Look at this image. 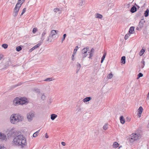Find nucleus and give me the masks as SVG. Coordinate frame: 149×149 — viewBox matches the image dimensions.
Here are the masks:
<instances>
[{
  "label": "nucleus",
  "instance_id": "obj_32",
  "mask_svg": "<svg viewBox=\"0 0 149 149\" xmlns=\"http://www.w3.org/2000/svg\"><path fill=\"white\" fill-rule=\"evenodd\" d=\"M88 53L89 54V56L88 57V58H91L93 55V53L90 52H88Z\"/></svg>",
  "mask_w": 149,
  "mask_h": 149
},
{
  "label": "nucleus",
  "instance_id": "obj_44",
  "mask_svg": "<svg viewBox=\"0 0 149 149\" xmlns=\"http://www.w3.org/2000/svg\"><path fill=\"white\" fill-rule=\"evenodd\" d=\"M40 45V43H38L36 45L34 46V47L35 48V49H36L37 48L39 47Z\"/></svg>",
  "mask_w": 149,
  "mask_h": 149
},
{
  "label": "nucleus",
  "instance_id": "obj_34",
  "mask_svg": "<svg viewBox=\"0 0 149 149\" xmlns=\"http://www.w3.org/2000/svg\"><path fill=\"white\" fill-rule=\"evenodd\" d=\"M79 47L78 46H76L75 47V49L74 50L73 52V54H75L77 49H78Z\"/></svg>",
  "mask_w": 149,
  "mask_h": 149
},
{
  "label": "nucleus",
  "instance_id": "obj_3",
  "mask_svg": "<svg viewBox=\"0 0 149 149\" xmlns=\"http://www.w3.org/2000/svg\"><path fill=\"white\" fill-rule=\"evenodd\" d=\"M27 103V99L24 97L19 98L17 97L15 98L13 101V104L15 106H17L20 104L23 105Z\"/></svg>",
  "mask_w": 149,
  "mask_h": 149
},
{
  "label": "nucleus",
  "instance_id": "obj_53",
  "mask_svg": "<svg viewBox=\"0 0 149 149\" xmlns=\"http://www.w3.org/2000/svg\"><path fill=\"white\" fill-rule=\"evenodd\" d=\"M3 57V55H1V54H0V60H1V59Z\"/></svg>",
  "mask_w": 149,
  "mask_h": 149
},
{
  "label": "nucleus",
  "instance_id": "obj_5",
  "mask_svg": "<svg viewBox=\"0 0 149 149\" xmlns=\"http://www.w3.org/2000/svg\"><path fill=\"white\" fill-rule=\"evenodd\" d=\"M140 138V135L138 133H133L130 136L129 141L131 142H133L135 141L136 140Z\"/></svg>",
  "mask_w": 149,
  "mask_h": 149
},
{
  "label": "nucleus",
  "instance_id": "obj_37",
  "mask_svg": "<svg viewBox=\"0 0 149 149\" xmlns=\"http://www.w3.org/2000/svg\"><path fill=\"white\" fill-rule=\"evenodd\" d=\"M2 47L6 49L8 47V45L6 44H3L2 45Z\"/></svg>",
  "mask_w": 149,
  "mask_h": 149
},
{
  "label": "nucleus",
  "instance_id": "obj_35",
  "mask_svg": "<svg viewBox=\"0 0 149 149\" xmlns=\"http://www.w3.org/2000/svg\"><path fill=\"white\" fill-rule=\"evenodd\" d=\"M112 77V74L111 73H110L108 74L107 76V78L108 79H111Z\"/></svg>",
  "mask_w": 149,
  "mask_h": 149
},
{
  "label": "nucleus",
  "instance_id": "obj_13",
  "mask_svg": "<svg viewBox=\"0 0 149 149\" xmlns=\"http://www.w3.org/2000/svg\"><path fill=\"white\" fill-rule=\"evenodd\" d=\"M58 32V31L55 30H52L51 32V35H50L51 36V37H53L56 34H57Z\"/></svg>",
  "mask_w": 149,
  "mask_h": 149
},
{
  "label": "nucleus",
  "instance_id": "obj_25",
  "mask_svg": "<svg viewBox=\"0 0 149 149\" xmlns=\"http://www.w3.org/2000/svg\"><path fill=\"white\" fill-rule=\"evenodd\" d=\"M106 53H104L103 56H102V58H101V63H102L104 61V58L105 57V56H106Z\"/></svg>",
  "mask_w": 149,
  "mask_h": 149
},
{
  "label": "nucleus",
  "instance_id": "obj_6",
  "mask_svg": "<svg viewBox=\"0 0 149 149\" xmlns=\"http://www.w3.org/2000/svg\"><path fill=\"white\" fill-rule=\"evenodd\" d=\"M35 113L33 111H31L28 113L27 115V118L29 121H31L34 117Z\"/></svg>",
  "mask_w": 149,
  "mask_h": 149
},
{
  "label": "nucleus",
  "instance_id": "obj_39",
  "mask_svg": "<svg viewBox=\"0 0 149 149\" xmlns=\"http://www.w3.org/2000/svg\"><path fill=\"white\" fill-rule=\"evenodd\" d=\"M141 63L142 64L141 67H142V68H143L145 65V61L144 59H142V61L141 62Z\"/></svg>",
  "mask_w": 149,
  "mask_h": 149
},
{
  "label": "nucleus",
  "instance_id": "obj_2",
  "mask_svg": "<svg viewBox=\"0 0 149 149\" xmlns=\"http://www.w3.org/2000/svg\"><path fill=\"white\" fill-rule=\"evenodd\" d=\"M23 117L19 114H14L11 115L10 118L11 123L13 124L22 121Z\"/></svg>",
  "mask_w": 149,
  "mask_h": 149
},
{
  "label": "nucleus",
  "instance_id": "obj_41",
  "mask_svg": "<svg viewBox=\"0 0 149 149\" xmlns=\"http://www.w3.org/2000/svg\"><path fill=\"white\" fill-rule=\"evenodd\" d=\"M10 2L12 4H15L16 2V0H9Z\"/></svg>",
  "mask_w": 149,
  "mask_h": 149
},
{
  "label": "nucleus",
  "instance_id": "obj_1",
  "mask_svg": "<svg viewBox=\"0 0 149 149\" xmlns=\"http://www.w3.org/2000/svg\"><path fill=\"white\" fill-rule=\"evenodd\" d=\"M12 144L14 146L23 147L26 144V138L22 135L20 134L14 138Z\"/></svg>",
  "mask_w": 149,
  "mask_h": 149
},
{
  "label": "nucleus",
  "instance_id": "obj_45",
  "mask_svg": "<svg viewBox=\"0 0 149 149\" xmlns=\"http://www.w3.org/2000/svg\"><path fill=\"white\" fill-rule=\"evenodd\" d=\"M143 76V74L141 73H139L138 75V78L141 77Z\"/></svg>",
  "mask_w": 149,
  "mask_h": 149
},
{
  "label": "nucleus",
  "instance_id": "obj_43",
  "mask_svg": "<svg viewBox=\"0 0 149 149\" xmlns=\"http://www.w3.org/2000/svg\"><path fill=\"white\" fill-rule=\"evenodd\" d=\"M53 37H51V36L50 35L48 37V39L47 40V41H50V42H51L52 41V39H51V38H52Z\"/></svg>",
  "mask_w": 149,
  "mask_h": 149
},
{
  "label": "nucleus",
  "instance_id": "obj_57",
  "mask_svg": "<svg viewBox=\"0 0 149 149\" xmlns=\"http://www.w3.org/2000/svg\"><path fill=\"white\" fill-rule=\"evenodd\" d=\"M59 13H61V12H59Z\"/></svg>",
  "mask_w": 149,
  "mask_h": 149
},
{
  "label": "nucleus",
  "instance_id": "obj_19",
  "mask_svg": "<svg viewBox=\"0 0 149 149\" xmlns=\"http://www.w3.org/2000/svg\"><path fill=\"white\" fill-rule=\"evenodd\" d=\"M134 27L133 26L131 27L129 30V32L130 34H132V32L134 31Z\"/></svg>",
  "mask_w": 149,
  "mask_h": 149
},
{
  "label": "nucleus",
  "instance_id": "obj_17",
  "mask_svg": "<svg viewBox=\"0 0 149 149\" xmlns=\"http://www.w3.org/2000/svg\"><path fill=\"white\" fill-rule=\"evenodd\" d=\"M120 122L122 124H123L125 123V121L123 116H121L120 117Z\"/></svg>",
  "mask_w": 149,
  "mask_h": 149
},
{
  "label": "nucleus",
  "instance_id": "obj_8",
  "mask_svg": "<svg viewBox=\"0 0 149 149\" xmlns=\"http://www.w3.org/2000/svg\"><path fill=\"white\" fill-rule=\"evenodd\" d=\"M17 5H16L15 8L14 9L13 15L14 16H16L17 15L18 11L20 8L17 7Z\"/></svg>",
  "mask_w": 149,
  "mask_h": 149
},
{
  "label": "nucleus",
  "instance_id": "obj_26",
  "mask_svg": "<svg viewBox=\"0 0 149 149\" xmlns=\"http://www.w3.org/2000/svg\"><path fill=\"white\" fill-rule=\"evenodd\" d=\"M77 72H78V71L81 68V64L79 63H78V64L77 65Z\"/></svg>",
  "mask_w": 149,
  "mask_h": 149
},
{
  "label": "nucleus",
  "instance_id": "obj_52",
  "mask_svg": "<svg viewBox=\"0 0 149 149\" xmlns=\"http://www.w3.org/2000/svg\"><path fill=\"white\" fill-rule=\"evenodd\" d=\"M61 144L63 146H65V143L64 142H62Z\"/></svg>",
  "mask_w": 149,
  "mask_h": 149
},
{
  "label": "nucleus",
  "instance_id": "obj_12",
  "mask_svg": "<svg viewBox=\"0 0 149 149\" xmlns=\"http://www.w3.org/2000/svg\"><path fill=\"white\" fill-rule=\"evenodd\" d=\"M24 1L25 0H18L16 5H17V7L20 8L22 4L24 2Z\"/></svg>",
  "mask_w": 149,
  "mask_h": 149
},
{
  "label": "nucleus",
  "instance_id": "obj_56",
  "mask_svg": "<svg viewBox=\"0 0 149 149\" xmlns=\"http://www.w3.org/2000/svg\"><path fill=\"white\" fill-rule=\"evenodd\" d=\"M79 111H81V109H80L79 110Z\"/></svg>",
  "mask_w": 149,
  "mask_h": 149
},
{
  "label": "nucleus",
  "instance_id": "obj_9",
  "mask_svg": "<svg viewBox=\"0 0 149 149\" xmlns=\"http://www.w3.org/2000/svg\"><path fill=\"white\" fill-rule=\"evenodd\" d=\"M0 139L2 141L6 140L7 138L5 134L0 132Z\"/></svg>",
  "mask_w": 149,
  "mask_h": 149
},
{
  "label": "nucleus",
  "instance_id": "obj_24",
  "mask_svg": "<svg viewBox=\"0 0 149 149\" xmlns=\"http://www.w3.org/2000/svg\"><path fill=\"white\" fill-rule=\"evenodd\" d=\"M102 15L98 13L96 14V16L95 17L96 18L102 19Z\"/></svg>",
  "mask_w": 149,
  "mask_h": 149
},
{
  "label": "nucleus",
  "instance_id": "obj_48",
  "mask_svg": "<svg viewBox=\"0 0 149 149\" xmlns=\"http://www.w3.org/2000/svg\"><path fill=\"white\" fill-rule=\"evenodd\" d=\"M0 149H6V147L3 146V145H1L0 146Z\"/></svg>",
  "mask_w": 149,
  "mask_h": 149
},
{
  "label": "nucleus",
  "instance_id": "obj_38",
  "mask_svg": "<svg viewBox=\"0 0 149 149\" xmlns=\"http://www.w3.org/2000/svg\"><path fill=\"white\" fill-rule=\"evenodd\" d=\"M130 36V33H127L125 36V40L127 39L129 36Z\"/></svg>",
  "mask_w": 149,
  "mask_h": 149
},
{
  "label": "nucleus",
  "instance_id": "obj_27",
  "mask_svg": "<svg viewBox=\"0 0 149 149\" xmlns=\"http://www.w3.org/2000/svg\"><path fill=\"white\" fill-rule=\"evenodd\" d=\"M149 10L148 9H147L145 12L144 14L145 17H147L149 15Z\"/></svg>",
  "mask_w": 149,
  "mask_h": 149
},
{
  "label": "nucleus",
  "instance_id": "obj_11",
  "mask_svg": "<svg viewBox=\"0 0 149 149\" xmlns=\"http://www.w3.org/2000/svg\"><path fill=\"white\" fill-rule=\"evenodd\" d=\"M143 111V108L142 107L140 106L139 109H138V116L139 118H140L141 116V115Z\"/></svg>",
  "mask_w": 149,
  "mask_h": 149
},
{
  "label": "nucleus",
  "instance_id": "obj_29",
  "mask_svg": "<svg viewBox=\"0 0 149 149\" xmlns=\"http://www.w3.org/2000/svg\"><path fill=\"white\" fill-rule=\"evenodd\" d=\"M40 130H38L36 132H35L33 134V136L34 137H36L38 135V133L40 132Z\"/></svg>",
  "mask_w": 149,
  "mask_h": 149
},
{
  "label": "nucleus",
  "instance_id": "obj_14",
  "mask_svg": "<svg viewBox=\"0 0 149 149\" xmlns=\"http://www.w3.org/2000/svg\"><path fill=\"white\" fill-rule=\"evenodd\" d=\"M85 0H80L79 1L78 5L79 7H82L85 4Z\"/></svg>",
  "mask_w": 149,
  "mask_h": 149
},
{
  "label": "nucleus",
  "instance_id": "obj_18",
  "mask_svg": "<svg viewBox=\"0 0 149 149\" xmlns=\"http://www.w3.org/2000/svg\"><path fill=\"white\" fill-rule=\"evenodd\" d=\"M57 116L54 114H52L51 115V119L52 120H54L56 118Z\"/></svg>",
  "mask_w": 149,
  "mask_h": 149
},
{
  "label": "nucleus",
  "instance_id": "obj_31",
  "mask_svg": "<svg viewBox=\"0 0 149 149\" xmlns=\"http://www.w3.org/2000/svg\"><path fill=\"white\" fill-rule=\"evenodd\" d=\"M103 128L104 130H107L108 129V124L107 123H105L104 125Z\"/></svg>",
  "mask_w": 149,
  "mask_h": 149
},
{
  "label": "nucleus",
  "instance_id": "obj_36",
  "mask_svg": "<svg viewBox=\"0 0 149 149\" xmlns=\"http://www.w3.org/2000/svg\"><path fill=\"white\" fill-rule=\"evenodd\" d=\"M54 12L57 13L58 11H61L60 9L58 8H56L54 9Z\"/></svg>",
  "mask_w": 149,
  "mask_h": 149
},
{
  "label": "nucleus",
  "instance_id": "obj_23",
  "mask_svg": "<svg viewBox=\"0 0 149 149\" xmlns=\"http://www.w3.org/2000/svg\"><path fill=\"white\" fill-rule=\"evenodd\" d=\"M118 143L116 142H114L113 145V146L114 148H116L118 147Z\"/></svg>",
  "mask_w": 149,
  "mask_h": 149
},
{
  "label": "nucleus",
  "instance_id": "obj_42",
  "mask_svg": "<svg viewBox=\"0 0 149 149\" xmlns=\"http://www.w3.org/2000/svg\"><path fill=\"white\" fill-rule=\"evenodd\" d=\"M38 30L37 28H34L33 29L32 32L33 33H35Z\"/></svg>",
  "mask_w": 149,
  "mask_h": 149
},
{
  "label": "nucleus",
  "instance_id": "obj_28",
  "mask_svg": "<svg viewBox=\"0 0 149 149\" xmlns=\"http://www.w3.org/2000/svg\"><path fill=\"white\" fill-rule=\"evenodd\" d=\"M22 83L21 82H19L18 84H17L13 85L12 86L13 88H16L17 87L19 86L22 84Z\"/></svg>",
  "mask_w": 149,
  "mask_h": 149
},
{
  "label": "nucleus",
  "instance_id": "obj_21",
  "mask_svg": "<svg viewBox=\"0 0 149 149\" xmlns=\"http://www.w3.org/2000/svg\"><path fill=\"white\" fill-rule=\"evenodd\" d=\"M121 62L123 64H124L125 63V56H123L121 57Z\"/></svg>",
  "mask_w": 149,
  "mask_h": 149
},
{
  "label": "nucleus",
  "instance_id": "obj_51",
  "mask_svg": "<svg viewBox=\"0 0 149 149\" xmlns=\"http://www.w3.org/2000/svg\"><path fill=\"white\" fill-rule=\"evenodd\" d=\"M75 54H73L72 55V59L73 61H74V55Z\"/></svg>",
  "mask_w": 149,
  "mask_h": 149
},
{
  "label": "nucleus",
  "instance_id": "obj_4",
  "mask_svg": "<svg viewBox=\"0 0 149 149\" xmlns=\"http://www.w3.org/2000/svg\"><path fill=\"white\" fill-rule=\"evenodd\" d=\"M8 132L7 134V136L8 137L17 136L20 134V132L17 130H15V128H13L11 129H8L7 130Z\"/></svg>",
  "mask_w": 149,
  "mask_h": 149
},
{
  "label": "nucleus",
  "instance_id": "obj_16",
  "mask_svg": "<svg viewBox=\"0 0 149 149\" xmlns=\"http://www.w3.org/2000/svg\"><path fill=\"white\" fill-rule=\"evenodd\" d=\"M136 10L137 8L135 6H133L132 7L130 10V11L132 13H134L136 12Z\"/></svg>",
  "mask_w": 149,
  "mask_h": 149
},
{
  "label": "nucleus",
  "instance_id": "obj_40",
  "mask_svg": "<svg viewBox=\"0 0 149 149\" xmlns=\"http://www.w3.org/2000/svg\"><path fill=\"white\" fill-rule=\"evenodd\" d=\"M26 8H24L23 10H22V11L20 15V16H22L24 13L25 12H26Z\"/></svg>",
  "mask_w": 149,
  "mask_h": 149
},
{
  "label": "nucleus",
  "instance_id": "obj_54",
  "mask_svg": "<svg viewBox=\"0 0 149 149\" xmlns=\"http://www.w3.org/2000/svg\"><path fill=\"white\" fill-rule=\"evenodd\" d=\"M45 137L46 138H48V136L47 135V134L46 133L45 135Z\"/></svg>",
  "mask_w": 149,
  "mask_h": 149
},
{
  "label": "nucleus",
  "instance_id": "obj_33",
  "mask_svg": "<svg viewBox=\"0 0 149 149\" xmlns=\"http://www.w3.org/2000/svg\"><path fill=\"white\" fill-rule=\"evenodd\" d=\"M22 49V48L20 46L17 47L16 48V50L18 52L19 51L21 50Z\"/></svg>",
  "mask_w": 149,
  "mask_h": 149
},
{
  "label": "nucleus",
  "instance_id": "obj_46",
  "mask_svg": "<svg viewBox=\"0 0 149 149\" xmlns=\"http://www.w3.org/2000/svg\"><path fill=\"white\" fill-rule=\"evenodd\" d=\"M66 34H64V35H63V38H62V42L65 40V38L66 37Z\"/></svg>",
  "mask_w": 149,
  "mask_h": 149
},
{
  "label": "nucleus",
  "instance_id": "obj_49",
  "mask_svg": "<svg viewBox=\"0 0 149 149\" xmlns=\"http://www.w3.org/2000/svg\"><path fill=\"white\" fill-rule=\"evenodd\" d=\"M94 51H95L94 49L93 48H92L91 49V51L90 52L93 53V52H94Z\"/></svg>",
  "mask_w": 149,
  "mask_h": 149
},
{
  "label": "nucleus",
  "instance_id": "obj_7",
  "mask_svg": "<svg viewBox=\"0 0 149 149\" xmlns=\"http://www.w3.org/2000/svg\"><path fill=\"white\" fill-rule=\"evenodd\" d=\"M89 49V47H87L84 48L82 50L81 53L82 54V58L86 57L87 55V52L88 49Z\"/></svg>",
  "mask_w": 149,
  "mask_h": 149
},
{
  "label": "nucleus",
  "instance_id": "obj_55",
  "mask_svg": "<svg viewBox=\"0 0 149 149\" xmlns=\"http://www.w3.org/2000/svg\"><path fill=\"white\" fill-rule=\"evenodd\" d=\"M147 98L148 99H149V92L148 93Z\"/></svg>",
  "mask_w": 149,
  "mask_h": 149
},
{
  "label": "nucleus",
  "instance_id": "obj_20",
  "mask_svg": "<svg viewBox=\"0 0 149 149\" xmlns=\"http://www.w3.org/2000/svg\"><path fill=\"white\" fill-rule=\"evenodd\" d=\"M145 51V49H143L142 48L141 50L140 51V52H139V54L140 56H141L143 55L144 53V52Z\"/></svg>",
  "mask_w": 149,
  "mask_h": 149
},
{
  "label": "nucleus",
  "instance_id": "obj_47",
  "mask_svg": "<svg viewBox=\"0 0 149 149\" xmlns=\"http://www.w3.org/2000/svg\"><path fill=\"white\" fill-rule=\"evenodd\" d=\"M45 98H46V96H45V95H44V94H43L42 95V97H41V99L42 100H44L45 99Z\"/></svg>",
  "mask_w": 149,
  "mask_h": 149
},
{
  "label": "nucleus",
  "instance_id": "obj_50",
  "mask_svg": "<svg viewBox=\"0 0 149 149\" xmlns=\"http://www.w3.org/2000/svg\"><path fill=\"white\" fill-rule=\"evenodd\" d=\"M35 49V48L33 47L32 48L30 49V51L31 52H32V51L33 50Z\"/></svg>",
  "mask_w": 149,
  "mask_h": 149
},
{
  "label": "nucleus",
  "instance_id": "obj_15",
  "mask_svg": "<svg viewBox=\"0 0 149 149\" xmlns=\"http://www.w3.org/2000/svg\"><path fill=\"white\" fill-rule=\"evenodd\" d=\"M92 99L91 97H86L85 98H84L83 101L84 102H87L89 101Z\"/></svg>",
  "mask_w": 149,
  "mask_h": 149
},
{
  "label": "nucleus",
  "instance_id": "obj_22",
  "mask_svg": "<svg viewBox=\"0 0 149 149\" xmlns=\"http://www.w3.org/2000/svg\"><path fill=\"white\" fill-rule=\"evenodd\" d=\"M46 31H44L42 33V37L41 38V40L42 41H43L44 40V38H43V37L46 34Z\"/></svg>",
  "mask_w": 149,
  "mask_h": 149
},
{
  "label": "nucleus",
  "instance_id": "obj_30",
  "mask_svg": "<svg viewBox=\"0 0 149 149\" xmlns=\"http://www.w3.org/2000/svg\"><path fill=\"white\" fill-rule=\"evenodd\" d=\"M53 80V79H52V77H50V78H46V79H45L43 81H52Z\"/></svg>",
  "mask_w": 149,
  "mask_h": 149
},
{
  "label": "nucleus",
  "instance_id": "obj_10",
  "mask_svg": "<svg viewBox=\"0 0 149 149\" xmlns=\"http://www.w3.org/2000/svg\"><path fill=\"white\" fill-rule=\"evenodd\" d=\"M145 21L144 20L143 18L141 19L139 23L138 26L140 28H142L143 26L144 23H145Z\"/></svg>",
  "mask_w": 149,
  "mask_h": 149
}]
</instances>
